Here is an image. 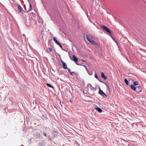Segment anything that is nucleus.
<instances>
[{
	"label": "nucleus",
	"mask_w": 146,
	"mask_h": 146,
	"mask_svg": "<svg viewBox=\"0 0 146 146\" xmlns=\"http://www.w3.org/2000/svg\"><path fill=\"white\" fill-rule=\"evenodd\" d=\"M130 87L132 90L138 93L141 92L142 90V88L140 86L135 87L134 85H131Z\"/></svg>",
	"instance_id": "obj_1"
},
{
	"label": "nucleus",
	"mask_w": 146,
	"mask_h": 146,
	"mask_svg": "<svg viewBox=\"0 0 146 146\" xmlns=\"http://www.w3.org/2000/svg\"><path fill=\"white\" fill-rule=\"evenodd\" d=\"M101 27L103 29L105 30L106 31L108 32L110 34H111V30L106 26L104 25H102Z\"/></svg>",
	"instance_id": "obj_2"
},
{
	"label": "nucleus",
	"mask_w": 146,
	"mask_h": 146,
	"mask_svg": "<svg viewBox=\"0 0 146 146\" xmlns=\"http://www.w3.org/2000/svg\"><path fill=\"white\" fill-rule=\"evenodd\" d=\"M86 38L87 40L91 44L96 45H97V44L96 42H95L93 40L90 39L89 38V36H88L87 35Z\"/></svg>",
	"instance_id": "obj_3"
},
{
	"label": "nucleus",
	"mask_w": 146,
	"mask_h": 146,
	"mask_svg": "<svg viewBox=\"0 0 146 146\" xmlns=\"http://www.w3.org/2000/svg\"><path fill=\"white\" fill-rule=\"evenodd\" d=\"M32 23V20L30 19H28L26 20L25 23L27 26H29L31 25Z\"/></svg>",
	"instance_id": "obj_4"
},
{
	"label": "nucleus",
	"mask_w": 146,
	"mask_h": 146,
	"mask_svg": "<svg viewBox=\"0 0 146 146\" xmlns=\"http://www.w3.org/2000/svg\"><path fill=\"white\" fill-rule=\"evenodd\" d=\"M25 9H26V11L27 12H29L31 10H32V5L30 3H29V5L27 6L26 7H25Z\"/></svg>",
	"instance_id": "obj_5"
},
{
	"label": "nucleus",
	"mask_w": 146,
	"mask_h": 146,
	"mask_svg": "<svg viewBox=\"0 0 146 146\" xmlns=\"http://www.w3.org/2000/svg\"><path fill=\"white\" fill-rule=\"evenodd\" d=\"M99 92V94L103 97H107V95L100 89Z\"/></svg>",
	"instance_id": "obj_6"
},
{
	"label": "nucleus",
	"mask_w": 146,
	"mask_h": 146,
	"mask_svg": "<svg viewBox=\"0 0 146 146\" xmlns=\"http://www.w3.org/2000/svg\"><path fill=\"white\" fill-rule=\"evenodd\" d=\"M61 62L62 64V67L64 69H68L67 65L66 63L64 62L62 60H61Z\"/></svg>",
	"instance_id": "obj_7"
},
{
	"label": "nucleus",
	"mask_w": 146,
	"mask_h": 146,
	"mask_svg": "<svg viewBox=\"0 0 146 146\" xmlns=\"http://www.w3.org/2000/svg\"><path fill=\"white\" fill-rule=\"evenodd\" d=\"M22 10H23V8L20 6L18 5L17 10L18 12L20 13H21L22 14H23V13L22 12Z\"/></svg>",
	"instance_id": "obj_8"
},
{
	"label": "nucleus",
	"mask_w": 146,
	"mask_h": 146,
	"mask_svg": "<svg viewBox=\"0 0 146 146\" xmlns=\"http://www.w3.org/2000/svg\"><path fill=\"white\" fill-rule=\"evenodd\" d=\"M101 76L102 77L104 80H106L107 78V77L104 74L103 72L101 73Z\"/></svg>",
	"instance_id": "obj_9"
},
{
	"label": "nucleus",
	"mask_w": 146,
	"mask_h": 146,
	"mask_svg": "<svg viewBox=\"0 0 146 146\" xmlns=\"http://www.w3.org/2000/svg\"><path fill=\"white\" fill-rule=\"evenodd\" d=\"M73 60L75 62H76L78 61V58L74 55H73Z\"/></svg>",
	"instance_id": "obj_10"
},
{
	"label": "nucleus",
	"mask_w": 146,
	"mask_h": 146,
	"mask_svg": "<svg viewBox=\"0 0 146 146\" xmlns=\"http://www.w3.org/2000/svg\"><path fill=\"white\" fill-rule=\"evenodd\" d=\"M95 109H96L98 112L100 113H101L102 111V110L99 108H95Z\"/></svg>",
	"instance_id": "obj_11"
},
{
	"label": "nucleus",
	"mask_w": 146,
	"mask_h": 146,
	"mask_svg": "<svg viewBox=\"0 0 146 146\" xmlns=\"http://www.w3.org/2000/svg\"><path fill=\"white\" fill-rule=\"evenodd\" d=\"M53 40L55 42L56 44H58L59 42L56 39L55 37L53 38Z\"/></svg>",
	"instance_id": "obj_12"
},
{
	"label": "nucleus",
	"mask_w": 146,
	"mask_h": 146,
	"mask_svg": "<svg viewBox=\"0 0 146 146\" xmlns=\"http://www.w3.org/2000/svg\"><path fill=\"white\" fill-rule=\"evenodd\" d=\"M138 85V82H134L133 83V85H134V86L135 87V86H137Z\"/></svg>",
	"instance_id": "obj_13"
},
{
	"label": "nucleus",
	"mask_w": 146,
	"mask_h": 146,
	"mask_svg": "<svg viewBox=\"0 0 146 146\" xmlns=\"http://www.w3.org/2000/svg\"><path fill=\"white\" fill-rule=\"evenodd\" d=\"M46 85L48 86V87H50V88H54V87H53L51 85V84H48V83H46Z\"/></svg>",
	"instance_id": "obj_14"
},
{
	"label": "nucleus",
	"mask_w": 146,
	"mask_h": 146,
	"mask_svg": "<svg viewBox=\"0 0 146 146\" xmlns=\"http://www.w3.org/2000/svg\"><path fill=\"white\" fill-rule=\"evenodd\" d=\"M124 81L127 85H128V81L127 79L125 78L124 79Z\"/></svg>",
	"instance_id": "obj_15"
},
{
	"label": "nucleus",
	"mask_w": 146,
	"mask_h": 146,
	"mask_svg": "<svg viewBox=\"0 0 146 146\" xmlns=\"http://www.w3.org/2000/svg\"><path fill=\"white\" fill-rule=\"evenodd\" d=\"M104 83L106 85V86L107 89H108V90L110 91V87L108 86V84H106V83Z\"/></svg>",
	"instance_id": "obj_16"
},
{
	"label": "nucleus",
	"mask_w": 146,
	"mask_h": 146,
	"mask_svg": "<svg viewBox=\"0 0 146 146\" xmlns=\"http://www.w3.org/2000/svg\"><path fill=\"white\" fill-rule=\"evenodd\" d=\"M94 76H95V77L96 79H98V75H97V74H96V73H95V74Z\"/></svg>",
	"instance_id": "obj_17"
},
{
	"label": "nucleus",
	"mask_w": 146,
	"mask_h": 146,
	"mask_svg": "<svg viewBox=\"0 0 146 146\" xmlns=\"http://www.w3.org/2000/svg\"><path fill=\"white\" fill-rule=\"evenodd\" d=\"M57 44L61 48H62V45L60 43H58Z\"/></svg>",
	"instance_id": "obj_18"
},
{
	"label": "nucleus",
	"mask_w": 146,
	"mask_h": 146,
	"mask_svg": "<svg viewBox=\"0 0 146 146\" xmlns=\"http://www.w3.org/2000/svg\"><path fill=\"white\" fill-rule=\"evenodd\" d=\"M68 69V71H69V72L71 74V75H72V73L73 72H70V69L69 68H68V69Z\"/></svg>",
	"instance_id": "obj_19"
},
{
	"label": "nucleus",
	"mask_w": 146,
	"mask_h": 146,
	"mask_svg": "<svg viewBox=\"0 0 146 146\" xmlns=\"http://www.w3.org/2000/svg\"><path fill=\"white\" fill-rule=\"evenodd\" d=\"M48 50L50 52H51L52 50V49L51 48H49Z\"/></svg>",
	"instance_id": "obj_20"
},
{
	"label": "nucleus",
	"mask_w": 146,
	"mask_h": 146,
	"mask_svg": "<svg viewBox=\"0 0 146 146\" xmlns=\"http://www.w3.org/2000/svg\"><path fill=\"white\" fill-rule=\"evenodd\" d=\"M91 38H94V36H91Z\"/></svg>",
	"instance_id": "obj_21"
},
{
	"label": "nucleus",
	"mask_w": 146,
	"mask_h": 146,
	"mask_svg": "<svg viewBox=\"0 0 146 146\" xmlns=\"http://www.w3.org/2000/svg\"><path fill=\"white\" fill-rule=\"evenodd\" d=\"M44 135L45 136H46V134H44Z\"/></svg>",
	"instance_id": "obj_22"
},
{
	"label": "nucleus",
	"mask_w": 146,
	"mask_h": 146,
	"mask_svg": "<svg viewBox=\"0 0 146 146\" xmlns=\"http://www.w3.org/2000/svg\"><path fill=\"white\" fill-rule=\"evenodd\" d=\"M46 52H48V53H49V52H48V50H46Z\"/></svg>",
	"instance_id": "obj_23"
},
{
	"label": "nucleus",
	"mask_w": 146,
	"mask_h": 146,
	"mask_svg": "<svg viewBox=\"0 0 146 146\" xmlns=\"http://www.w3.org/2000/svg\"><path fill=\"white\" fill-rule=\"evenodd\" d=\"M82 61H85L84 60H82Z\"/></svg>",
	"instance_id": "obj_24"
},
{
	"label": "nucleus",
	"mask_w": 146,
	"mask_h": 146,
	"mask_svg": "<svg viewBox=\"0 0 146 146\" xmlns=\"http://www.w3.org/2000/svg\"><path fill=\"white\" fill-rule=\"evenodd\" d=\"M70 101L71 102V100H70Z\"/></svg>",
	"instance_id": "obj_25"
}]
</instances>
